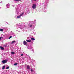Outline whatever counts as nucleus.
I'll return each instance as SVG.
<instances>
[{"instance_id":"13","label":"nucleus","mask_w":74,"mask_h":74,"mask_svg":"<svg viewBox=\"0 0 74 74\" xmlns=\"http://www.w3.org/2000/svg\"><path fill=\"white\" fill-rule=\"evenodd\" d=\"M17 64H18V63H16L14 64V66H16V65H17Z\"/></svg>"},{"instance_id":"12","label":"nucleus","mask_w":74,"mask_h":74,"mask_svg":"<svg viewBox=\"0 0 74 74\" xmlns=\"http://www.w3.org/2000/svg\"><path fill=\"white\" fill-rule=\"evenodd\" d=\"M21 17V16H18L17 17V18H18V19H19V18H20V17Z\"/></svg>"},{"instance_id":"3","label":"nucleus","mask_w":74,"mask_h":74,"mask_svg":"<svg viewBox=\"0 0 74 74\" xmlns=\"http://www.w3.org/2000/svg\"><path fill=\"white\" fill-rule=\"evenodd\" d=\"M23 44L24 45H27V42L26 41H24L23 42Z\"/></svg>"},{"instance_id":"2","label":"nucleus","mask_w":74,"mask_h":74,"mask_svg":"<svg viewBox=\"0 0 74 74\" xmlns=\"http://www.w3.org/2000/svg\"><path fill=\"white\" fill-rule=\"evenodd\" d=\"M2 62L3 63L5 64L7 62V60H3L2 61Z\"/></svg>"},{"instance_id":"10","label":"nucleus","mask_w":74,"mask_h":74,"mask_svg":"<svg viewBox=\"0 0 74 74\" xmlns=\"http://www.w3.org/2000/svg\"><path fill=\"white\" fill-rule=\"evenodd\" d=\"M0 31L1 32H3V29H0Z\"/></svg>"},{"instance_id":"11","label":"nucleus","mask_w":74,"mask_h":74,"mask_svg":"<svg viewBox=\"0 0 74 74\" xmlns=\"http://www.w3.org/2000/svg\"><path fill=\"white\" fill-rule=\"evenodd\" d=\"M4 69H5V66H3V67H2V69H3V70H4Z\"/></svg>"},{"instance_id":"5","label":"nucleus","mask_w":74,"mask_h":74,"mask_svg":"<svg viewBox=\"0 0 74 74\" xmlns=\"http://www.w3.org/2000/svg\"><path fill=\"white\" fill-rule=\"evenodd\" d=\"M26 41L27 42H31V40H26Z\"/></svg>"},{"instance_id":"4","label":"nucleus","mask_w":74,"mask_h":74,"mask_svg":"<svg viewBox=\"0 0 74 74\" xmlns=\"http://www.w3.org/2000/svg\"><path fill=\"white\" fill-rule=\"evenodd\" d=\"M27 69H30V67L29 65H27Z\"/></svg>"},{"instance_id":"14","label":"nucleus","mask_w":74,"mask_h":74,"mask_svg":"<svg viewBox=\"0 0 74 74\" xmlns=\"http://www.w3.org/2000/svg\"><path fill=\"white\" fill-rule=\"evenodd\" d=\"M9 68H10V67L9 66L7 67L6 68V69H8Z\"/></svg>"},{"instance_id":"20","label":"nucleus","mask_w":74,"mask_h":74,"mask_svg":"<svg viewBox=\"0 0 74 74\" xmlns=\"http://www.w3.org/2000/svg\"><path fill=\"white\" fill-rule=\"evenodd\" d=\"M2 38V37H0V40H1V38Z\"/></svg>"},{"instance_id":"7","label":"nucleus","mask_w":74,"mask_h":74,"mask_svg":"<svg viewBox=\"0 0 74 74\" xmlns=\"http://www.w3.org/2000/svg\"><path fill=\"white\" fill-rule=\"evenodd\" d=\"M31 40H32L33 41H34L35 40V39L33 38H31Z\"/></svg>"},{"instance_id":"22","label":"nucleus","mask_w":74,"mask_h":74,"mask_svg":"<svg viewBox=\"0 0 74 74\" xmlns=\"http://www.w3.org/2000/svg\"><path fill=\"white\" fill-rule=\"evenodd\" d=\"M23 54H21V56H23Z\"/></svg>"},{"instance_id":"1","label":"nucleus","mask_w":74,"mask_h":74,"mask_svg":"<svg viewBox=\"0 0 74 74\" xmlns=\"http://www.w3.org/2000/svg\"><path fill=\"white\" fill-rule=\"evenodd\" d=\"M36 7V4H33L32 5V8L33 9H35Z\"/></svg>"},{"instance_id":"18","label":"nucleus","mask_w":74,"mask_h":74,"mask_svg":"<svg viewBox=\"0 0 74 74\" xmlns=\"http://www.w3.org/2000/svg\"><path fill=\"white\" fill-rule=\"evenodd\" d=\"M23 15H22V14H21V15H20V16L21 17V16H22Z\"/></svg>"},{"instance_id":"19","label":"nucleus","mask_w":74,"mask_h":74,"mask_svg":"<svg viewBox=\"0 0 74 74\" xmlns=\"http://www.w3.org/2000/svg\"><path fill=\"white\" fill-rule=\"evenodd\" d=\"M32 25H30V27H32Z\"/></svg>"},{"instance_id":"8","label":"nucleus","mask_w":74,"mask_h":74,"mask_svg":"<svg viewBox=\"0 0 74 74\" xmlns=\"http://www.w3.org/2000/svg\"><path fill=\"white\" fill-rule=\"evenodd\" d=\"M16 42V41H12V42H11V44H14V43H15Z\"/></svg>"},{"instance_id":"9","label":"nucleus","mask_w":74,"mask_h":74,"mask_svg":"<svg viewBox=\"0 0 74 74\" xmlns=\"http://www.w3.org/2000/svg\"><path fill=\"white\" fill-rule=\"evenodd\" d=\"M15 52H11V54H12V55H14V54H15Z\"/></svg>"},{"instance_id":"17","label":"nucleus","mask_w":74,"mask_h":74,"mask_svg":"<svg viewBox=\"0 0 74 74\" xmlns=\"http://www.w3.org/2000/svg\"><path fill=\"white\" fill-rule=\"evenodd\" d=\"M15 1H21V0H15Z\"/></svg>"},{"instance_id":"15","label":"nucleus","mask_w":74,"mask_h":74,"mask_svg":"<svg viewBox=\"0 0 74 74\" xmlns=\"http://www.w3.org/2000/svg\"><path fill=\"white\" fill-rule=\"evenodd\" d=\"M12 38V36H10L9 38V39H10V38Z\"/></svg>"},{"instance_id":"6","label":"nucleus","mask_w":74,"mask_h":74,"mask_svg":"<svg viewBox=\"0 0 74 74\" xmlns=\"http://www.w3.org/2000/svg\"><path fill=\"white\" fill-rule=\"evenodd\" d=\"M0 48L1 50H4V48L1 46H0Z\"/></svg>"},{"instance_id":"16","label":"nucleus","mask_w":74,"mask_h":74,"mask_svg":"<svg viewBox=\"0 0 74 74\" xmlns=\"http://www.w3.org/2000/svg\"><path fill=\"white\" fill-rule=\"evenodd\" d=\"M31 72H33V69H31Z\"/></svg>"},{"instance_id":"21","label":"nucleus","mask_w":74,"mask_h":74,"mask_svg":"<svg viewBox=\"0 0 74 74\" xmlns=\"http://www.w3.org/2000/svg\"><path fill=\"white\" fill-rule=\"evenodd\" d=\"M23 14H24V12H23L21 14H22V15H23Z\"/></svg>"}]
</instances>
